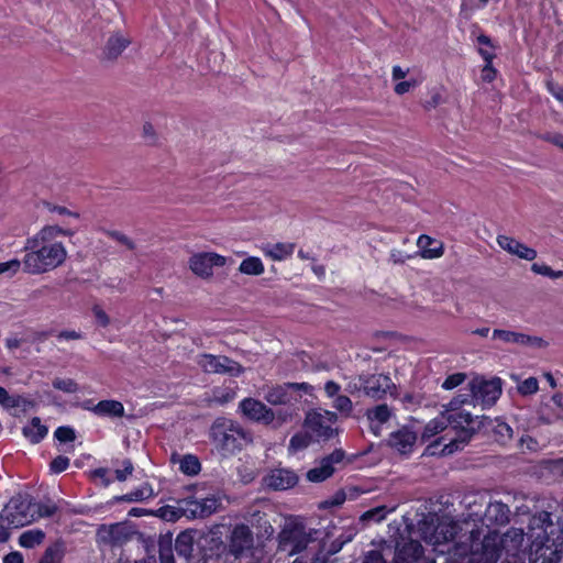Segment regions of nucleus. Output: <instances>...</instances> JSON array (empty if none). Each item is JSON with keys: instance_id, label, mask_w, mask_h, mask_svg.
Segmentation results:
<instances>
[{"instance_id": "f257e3e1", "label": "nucleus", "mask_w": 563, "mask_h": 563, "mask_svg": "<svg viewBox=\"0 0 563 563\" xmlns=\"http://www.w3.org/2000/svg\"><path fill=\"white\" fill-rule=\"evenodd\" d=\"M313 387L308 383H284L272 387L265 395V399L273 406H282L275 409L280 423L292 420L298 416L303 394H310Z\"/></svg>"}, {"instance_id": "f03ea898", "label": "nucleus", "mask_w": 563, "mask_h": 563, "mask_svg": "<svg viewBox=\"0 0 563 563\" xmlns=\"http://www.w3.org/2000/svg\"><path fill=\"white\" fill-rule=\"evenodd\" d=\"M210 437L222 456L240 451L244 442H251L250 434L236 422L218 418L211 426Z\"/></svg>"}, {"instance_id": "7ed1b4c3", "label": "nucleus", "mask_w": 563, "mask_h": 563, "mask_svg": "<svg viewBox=\"0 0 563 563\" xmlns=\"http://www.w3.org/2000/svg\"><path fill=\"white\" fill-rule=\"evenodd\" d=\"M67 253L62 243L56 242L29 252L23 260V269L30 274H40L62 265Z\"/></svg>"}, {"instance_id": "20e7f679", "label": "nucleus", "mask_w": 563, "mask_h": 563, "mask_svg": "<svg viewBox=\"0 0 563 563\" xmlns=\"http://www.w3.org/2000/svg\"><path fill=\"white\" fill-rule=\"evenodd\" d=\"M444 419L445 423L451 424L457 430V437L444 445L443 454H452L460 450L471 440L483 423L478 421V417L474 418L470 412L464 411L450 412Z\"/></svg>"}, {"instance_id": "39448f33", "label": "nucleus", "mask_w": 563, "mask_h": 563, "mask_svg": "<svg viewBox=\"0 0 563 563\" xmlns=\"http://www.w3.org/2000/svg\"><path fill=\"white\" fill-rule=\"evenodd\" d=\"M33 498L29 494L13 496L0 514V521L13 528H21L35 519Z\"/></svg>"}, {"instance_id": "423d86ee", "label": "nucleus", "mask_w": 563, "mask_h": 563, "mask_svg": "<svg viewBox=\"0 0 563 563\" xmlns=\"http://www.w3.org/2000/svg\"><path fill=\"white\" fill-rule=\"evenodd\" d=\"M338 419V415L333 411L310 410L306 416L303 427L311 432L317 441H328L339 434V429L332 428Z\"/></svg>"}, {"instance_id": "0eeeda50", "label": "nucleus", "mask_w": 563, "mask_h": 563, "mask_svg": "<svg viewBox=\"0 0 563 563\" xmlns=\"http://www.w3.org/2000/svg\"><path fill=\"white\" fill-rule=\"evenodd\" d=\"M254 548V537L251 528L244 523L233 527L225 542V552L232 562L244 556Z\"/></svg>"}, {"instance_id": "6e6552de", "label": "nucleus", "mask_w": 563, "mask_h": 563, "mask_svg": "<svg viewBox=\"0 0 563 563\" xmlns=\"http://www.w3.org/2000/svg\"><path fill=\"white\" fill-rule=\"evenodd\" d=\"M503 382L499 377L484 379L475 377L468 383L472 400L483 407L493 406L501 395Z\"/></svg>"}, {"instance_id": "1a4fd4ad", "label": "nucleus", "mask_w": 563, "mask_h": 563, "mask_svg": "<svg viewBox=\"0 0 563 563\" xmlns=\"http://www.w3.org/2000/svg\"><path fill=\"white\" fill-rule=\"evenodd\" d=\"M470 555L467 563H496L499 559V549L487 538L481 541V531H470Z\"/></svg>"}, {"instance_id": "9d476101", "label": "nucleus", "mask_w": 563, "mask_h": 563, "mask_svg": "<svg viewBox=\"0 0 563 563\" xmlns=\"http://www.w3.org/2000/svg\"><path fill=\"white\" fill-rule=\"evenodd\" d=\"M139 531L131 522L123 521L112 525H101L97 530L98 539L106 544L122 545L136 538Z\"/></svg>"}, {"instance_id": "9b49d317", "label": "nucleus", "mask_w": 563, "mask_h": 563, "mask_svg": "<svg viewBox=\"0 0 563 563\" xmlns=\"http://www.w3.org/2000/svg\"><path fill=\"white\" fill-rule=\"evenodd\" d=\"M279 548L290 554L300 553L313 540L301 525L285 526L278 534Z\"/></svg>"}, {"instance_id": "f8f14e48", "label": "nucleus", "mask_w": 563, "mask_h": 563, "mask_svg": "<svg viewBox=\"0 0 563 563\" xmlns=\"http://www.w3.org/2000/svg\"><path fill=\"white\" fill-rule=\"evenodd\" d=\"M190 563H233L225 552V542L218 537H211L199 548Z\"/></svg>"}, {"instance_id": "ddd939ff", "label": "nucleus", "mask_w": 563, "mask_h": 563, "mask_svg": "<svg viewBox=\"0 0 563 563\" xmlns=\"http://www.w3.org/2000/svg\"><path fill=\"white\" fill-rule=\"evenodd\" d=\"M227 258L214 252H200L189 258V267L192 273L201 278H209L213 275V267H222Z\"/></svg>"}, {"instance_id": "4468645a", "label": "nucleus", "mask_w": 563, "mask_h": 563, "mask_svg": "<svg viewBox=\"0 0 563 563\" xmlns=\"http://www.w3.org/2000/svg\"><path fill=\"white\" fill-rule=\"evenodd\" d=\"M200 365L207 373L228 374L230 376H239L244 372L242 365L224 355L205 354L200 361Z\"/></svg>"}, {"instance_id": "2eb2a0df", "label": "nucleus", "mask_w": 563, "mask_h": 563, "mask_svg": "<svg viewBox=\"0 0 563 563\" xmlns=\"http://www.w3.org/2000/svg\"><path fill=\"white\" fill-rule=\"evenodd\" d=\"M485 510L482 511L478 521L488 529L504 527L509 523L511 511L507 504L501 501H489L485 504Z\"/></svg>"}, {"instance_id": "dca6fc26", "label": "nucleus", "mask_w": 563, "mask_h": 563, "mask_svg": "<svg viewBox=\"0 0 563 563\" xmlns=\"http://www.w3.org/2000/svg\"><path fill=\"white\" fill-rule=\"evenodd\" d=\"M344 457L345 452L342 449H335L331 454L322 457L318 466L307 472V479L312 483L324 482L334 474V464L342 463Z\"/></svg>"}, {"instance_id": "f3484780", "label": "nucleus", "mask_w": 563, "mask_h": 563, "mask_svg": "<svg viewBox=\"0 0 563 563\" xmlns=\"http://www.w3.org/2000/svg\"><path fill=\"white\" fill-rule=\"evenodd\" d=\"M240 409L244 416L256 422L269 424L277 419L276 412L273 409L254 398L243 399L240 404Z\"/></svg>"}, {"instance_id": "a211bd4d", "label": "nucleus", "mask_w": 563, "mask_h": 563, "mask_svg": "<svg viewBox=\"0 0 563 563\" xmlns=\"http://www.w3.org/2000/svg\"><path fill=\"white\" fill-rule=\"evenodd\" d=\"M360 382L364 394L375 400L384 398L390 388H395L389 376L383 374L360 376Z\"/></svg>"}, {"instance_id": "6ab92c4d", "label": "nucleus", "mask_w": 563, "mask_h": 563, "mask_svg": "<svg viewBox=\"0 0 563 563\" xmlns=\"http://www.w3.org/2000/svg\"><path fill=\"white\" fill-rule=\"evenodd\" d=\"M178 503L185 506V517L189 519L207 518L218 508V499L216 497H207L200 500L188 498Z\"/></svg>"}, {"instance_id": "aec40b11", "label": "nucleus", "mask_w": 563, "mask_h": 563, "mask_svg": "<svg viewBox=\"0 0 563 563\" xmlns=\"http://www.w3.org/2000/svg\"><path fill=\"white\" fill-rule=\"evenodd\" d=\"M374 549L364 553L363 563H395L396 552L394 540L372 542Z\"/></svg>"}, {"instance_id": "412c9836", "label": "nucleus", "mask_w": 563, "mask_h": 563, "mask_svg": "<svg viewBox=\"0 0 563 563\" xmlns=\"http://www.w3.org/2000/svg\"><path fill=\"white\" fill-rule=\"evenodd\" d=\"M402 539V543L394 540L396 560L395 563H417L423 555V548L417 540Z\"/></svg>"}, {"instance_id": "4be33fe9", "label": "nucleus", "mask_w": 563, "mask_h": 563, "mask_svg": "<svg viewBox=\"0 0 563 563\" xmlns=\"http://www.w3.org/2000/svg\"><path fill=\"white\" fill-rule=\"evenodd\" d=\"M130 38L120 33L112 34L106 42L100 55V62L106 65L113 64L122 52L130 45Z\"/></svg>"}, {"instance_id": "5701e85b", "label": "nucleus", "mask_w": 563, "mask_h": 563, "mask_svg": "<svg viewBox=\"0 0 563 563\" xmlns=\"http://www.w3.org/2000/svg\"><path fill=\"white\" fill-rule=\"evenodd\" d=\"M493 339L518 345H532L539 349L545 347L548 343L539 336H532L520 332L496 329L493 331Z\"/></svg>"}, {"instance_id": "b1692460", "label": "nucleus", "mask_w": 563, "mask_h": 563, "mask_svg": "<svg viewBox=\"0 0 563 563\" xmlns=\"http://www.w3.org/2000/svg\"><path fill=\"white\" fill-rule=\"evenodd\" d=\"M417 441V433L408 427L390 433L388 445L397 450L400 454L411 453Z\"/></svg>"}, {"instance_id": "393cba45", "label": "nucleus", "mask_w": 563, "mask_h": 563, "mask_svg": "<svg viewBox=\"0 0 563 563\" xmlns=\"http://www.w3.org/2000/svg\"><path fill=\"white\" fill-rule=\"evenodd\" d=\"M497 243L503 250L511 255L518 256L519 258L533 261L537 257V251L534 249L527 246L514 238L498 235Z\"/></svg>"}, {"instance_id": "a878e982", "label": "nucleus", "mask_w": 563, "mask_h": 563, "mask_svg": "<svg viewBox=\"0 0 563 563\" xmlns=\"http://www.w3.org/2000/svg\"><path fill=\"white\" fill-rule=\"evenodd\" d=\"M297 474L286 468L274 470L266 478L267 486L275 490L291 488L297 484Z\"/></svg>"}, {"instance_id": "bb28decb", "label": "nucleus", "mask_w": 563, "mask_h": 563, "mask_svg": "<svg viewBox=\"0 0 563 563\" xmlns=\"http://www.w3.org/2000/svg\"><path fill=\"white\" fill-rule=\"evenodd\" d=\"M438 515L428 514L418 522L417 534L428 544L439 545L437 534Z\"/></svg>"}, {"instance_id": "cd10ccee", "label": "nucleus", "mask_w": 563, "mask_h": 563, "mask_svg": "<svg viewBox=\"0 0 563 563\" xmlns=\"http://www.w3.org/2000/svg\"><path fill=\"white\" fill-rule=\"evenodd\" d=\"M196 533L197 530L187 529L181 531L175 540V551L179 556H183L187 563H190L191 559L196 556V554H194Z\"/></svg>"}, {"instance_id": "c85d7f7f", "label": "nucleus", "mask_w": 563, "mask_h": 563, "mask_svg": "<svg viewBox=\"0 0 563 563\" xmlns=\"http://www.w3.org/2000/svg\"><path fill=\"white\" fill-rule=\"evenodd\" d=\"M461 504L468 511V519L475 522L481 517L482 509L486 504L485 495L481 493H467L463 496Z\"/></svg>"}, {"instance_id": "c756f323", "label": "nucleus", "mask_w": 563, "mask_h": 563, "mask_svg": "<svg viewBox=\"0 0 563 563\" xmlns=\"http://www.w3.org/2000/svg\"><path fill=\"white\" fill-rule=\"evenodd\" d=\"M343 543L339 538H335L329 544L322 542L318 552L311 559V563H335V559H331L343 548Z\"/></svg>"}, {"instance_id": "7c9ffc66", "label": "nucleus", "mask_w": 563, "mask_h": 563, "mask_svg": "<svg viewBox=\"0 0 563 563\" xmlns=\"http://www.w3.org/2000/svg\"><path fill=\"white\" fill-rule=\"evenodd\" d=\"M92 412L99 417L121 418L124 415V407L118 400H101L93 406Z\"/></svg>"}, {"instance_id": "2f4dec72", "label": "nucleus", "mask_w": 563, "mask_h": 563, "mask_svg": "<svg viewBox=\"0 0 563 563\" xmlns=\"http://www.w3.org/2000/svg\"><path fill=\"white\" fill-rule=\"evenodd\" d=\"M417 244L420 247V254L423 258H437L443 254L442 244L428 235H420Z\"/></svg>"}, {"instance_id": "473e14b6", "label": "nucleus", "mask_w": 563, "mask_h": 563, "mask_svg": "<svg viewBox=\"0 0 563 563\" xmlns=\"http://www.w3.org/2000/svg\"><path fill=\"white\" fill-rule=\"evenodd\" d=\"M47 432V427L42 424L38 417L31 419V427H24L22 429L23 435L27 438L33 444L40 443L46 437Z\"/></svg>"}, {"instance_id": "72a5a7b5", "label": "nucleus", "mask_w": 563, "mask_h": 563, "mask_svg": "<svg viewBox=\"0 0 563 563\" xmlns=\"http://www.w3.org/2000/svg\"><path fill=\"white\" fill-rule=\"evenodd\" d=\"M459 526L452 521L438 516L437 534L439 537V545L451 541L457 534Z\"/></svg>"}, {"instance_id": "f704fd0d", "label": "nucleus", "mask_w": 563, "mask_h": 563, "mask_svg": "<svg viewBox=\"0 0 563 563\" xmlns=\"http://www.w3.org/2000/svg\"><path fill=\"white\" fill-rule=\"evenodd\" d=\"M158 545V554L161 563H175V558L173 553V534L167 532L166 534H161L157 541Z\"/></svg>"}, {"instance_id": "c9c22d12", "label": "nucleus", "mask_w": 563, "mask_h": 563, "mask_svg": "<svg viewBox=\"0 0 563 563\" xmlns=\"http://www.w3.org/2000/svg\"><path fill=\"white\" fill-rule=\"evenodd\" d=\"M295 243H276L264 249V253L274 261H283L290 256L295 250Z\"/></svg>"}, {"instance_id": "e433bc0d", "label": "nucleus", "mask_w": 563, "mask_h": 563, "mask_svg": "<svg viewBox=\"0 0 563 563\" xmlns=\"http://www.w3.org/2000/svg\"><path fill=\"white\" fill-rule=\"evenodd\" d=\"M153 516L158 517L165 521L175 522L185 516V506L174 507L166 505L154 510Z\"/></svg>"}, {"instance_id": "4c0bfd02", "label": "nucleus", "mask_w": 563, "mask_h": 563, "mask_svg": "<svg viewBox=\"0 0 563 563\" xmlns=\"http://www.w3.org/2000/svg\"><path fill=\"white\" fill-rule=\"evenodd\" d=\"M239 271L245 275L258 276L264 273V265L260 257L250 256L241 262Z\"/></svg>"}, {"instance_id": "58836bf2", "label": "nucleus", "mask_w": 563, "mask_h": 563, "mask_svg": "<svg viewBox=\"0 0 563 563\" xmlns=\"http://www.w3.org/2000/svg\"><path fill=\"white\" fill-rule=\"evenodd\" d=\"M393 509L387 508V506L382 505L377 506L375 508H372L365 512H363L360 516V522H362L364 526L368 525L369 522H380L385 519L386 515L391 511Z\"/></svg>"}, {"instance_id": "ea45409f", "label": "nucleus", "mask_w": 563, "mask_h": 563, "mask_svg": "<svg viewBox=\"0 0 563 563\" xmlns=\"http://www.w3.org/2000/svg\"><path fill=\"white\" fill-rule=\"evenodd\" d=\"M510 377L518 383L517 390L521 396H530L539 390V382L536 377H529L522 382L516 374H511Z\"/></svg>"}, {"instance_id": "a19ab883", "label": "nucleus", "mask_w": 563, "mask_h": 563, "mask_svg": "<svg viewBox=\"0 0 563 563\" xmlns=\"http://www.w3.org/2000/svg\"><path fill=\"white\" fill-rule=\"evenodd\" d=\"M179 468L184 474L195 476L201 471V463L197 456L187 454L181 459Z\"/></svg>"}, {"instance_id": "79ce46f5", "label": "nucleus", "mask_w": 563, "mask_h": 563, "mask_svg": "<svg viewBox=\"0 0 563 563\" xmlns=\"http://www.w3.org/2000/svg\"><path fill=\"white\" fill-rule=\"evenodd\" d=\"M45 538V534L41 530H30L23 532L19 538V543L23 548H34L37 544H41Z\"/></svg>"}, {"instance_id": "37998d69", "label": "nucleus", "mask_w": 563, "mask_h": 563, "mask_svg": "<svg viewBox=\"0 0 563 563\" xmlns=\"http://www.w3.org/2000/svg\"><path fill=\"white\" fill-rule=\"evenodd\" d=\"M311 440L312 435L308 432H298L291 437L288 451L290 453H297L298 451L305 450L309 446Z\"/></svg>"}, {"instance_id": "c03bdc74", "label": "nucleus", "mask_w": 563, "mask_h": 563, "mask_svg": "<svg viewBox=\"0 0 563 563\" xmlns=\"http://www.w3.org/2000/svg\"><path fill=\"white\" fill-rule=\"evenodd\" d=\"M445 428H446V423H445L444 416L440 419H438V418L433 419L426 424L423 432L421 434V439L423 441H427L430 438L438 434L439 432L443 431Z\"/></svg>"}, {"instance_id": "a18cd8bd", "label": "nucleus", "mask_w": 563, "mask_h": 563, "mask_svg": "<svg viewBox=\"0 0 563 563\" xmlns=\"http://www.w3.org/2000/svg\"><path fill=\"white\" fill-rule=\"evenodd\" d=\"M366 416L369 420H377L379 423H385L389 420L391 412L386 404H382L373 409H368Z\"/></svg>"}, {"instance_id": "49530a36", "label": "nucleus", "mask_w": 563, "mask_h": 563, "mask_svg": "<svg viewBox=\"0 0 563 563\" xmlns=\"http://www.w3.org/2000/svg\"><path fill=\"white\" fill-rule=\"evenodd\" d=\"M59 234L71 236L74 234V232L70 230H65L58 225H48V227L43 228L38 232V236L41 238L42 242L52 240Z\"/></svg>"}, {"instance_id": "de8ad7c7", "label": "nucleus", "mask_w": 563, "mask_h": 563, "mask_svg": "<svg viewBox=\"0 0 563 563\" xmlns=\"http://www.w3.org/2000/svg\"><path fill=\"white\" fill-rule=\"evenodd\" d=\"M63 558V547L55 543L48 547L38 563H59Z\"/></svg>"}, {"instance_id": "09e8293b", "label": "nucleus", "mask_w": 563, "mask_h": 563, "mask_svg": "<svg viewBox=\"0 0 563 563\" xmlns=\"http://www.w3.org/2000/svg\"><path fill=\"white\" fill-rule=\"evenodd\" d=\"M52 385L55 389L66 394H75L79 390V385L73 378L56 377L53 379Z\"/></svg>"}, {"instance_id": "8fccbe9b", "label": "nucleus", "mask_w": 563, "mask_h": 563, "mask_svg": "<svg viewBox=\"0 0 563 563\" xmlns=\"http://www.w3.org/2000/svg\"><path fill=\"white\" fill-rule=\"evenodd\" d=\"M104 233L109 238H111L112 240L118 242L119 244L123 245L126 250H129V251H135L136 250L135 242L132 239H130L128 235L122 233L121 231H118V230H106Z\"/></svg>"}, {"instance_id": "3c124183", "label": "nucleus", "mask_w": 563, "mask_h": 563, "mask_svg": "<svg viewBox=\"0 0 563 563\" xmlns=\"http://www.w3.org/2000/svg\"><path fill=\"white\" fill-rule=\"evenodd\" d=\"M470 401H473V400H472V393H471V391H470V393H467V394H460V395H457V396H455V397H453V398L451 399V401H450V402L446 405V407H445V408H446V409H445V411H446V412H455V411H459V409H460L463 405H465V404H467V402H470Z\"/></svg>"}, {"instance_id": "603ef678", "label": "nucleus", "mask_w": 563, "mask_h": 563, "mask_svg": "<svg viewBox=\"0 0 563 563\" xmlns=\"http://www.w3.org/2000/svg\"><path fill=\"white\" fill-rule=\"evenodd\" d=\"M333 407L345 417H349L353 410V404L347 396L339 395L334 398Z\"/></svg>"}, {"instance_id": "864d4df0", "label": "nucleus", "mask_w": 563, "mask_h": 563, "mask_svg": "<svg viewBox=\"0 0 563 563\" xmlns=\"http://www.w3.org/2000/svg\"><path fill=\"white\" fill-rule=\"evenodd\" d=\"M531 271L536 274L548 276L552 279L563 278V271H553L550 266L545 264L533 263L531 266Z\"/></svg>"}, {"instance_id": "5fc2aeb1", "label": "nucleus", "mask_w": 563, "mask_h": 563, "mask_svg": "<svg viewBox=\"0 0 563 563\" xmlns=\"http://www.w3.org/2000/svg\"><path fill=\"white\" fill-rule=\"evenodd\" d=\"M54 437L56 440H58L60 443H67L73 442L76 439V432L71 427L68 426H62L58 427L55 432Z\"/></svg>"}, {"instance_id": "6e6d98bb", "label": "nucleus", "mask_w": 563, "mask_h": 563, "mask_svg": "<svg viewBox=\"0 0 563 563\" xmlns=\"http://www.w3.org/2000/svg\"><path fill=\"white\" fill-rule=\"evenodd\" d=\"M346 498H347L346 492L344 489H340L331 498L322 501L320 504V507L323 509L331 508V507H338V506L342 505Z\"/></svg>"}, {"instance_id": "4d7b16f0", "label": "nucleus", "mask_w": 563, "mask_h": 563, "mask_svg": "<svg viewBox=\"0 0 563 563\" xmlns=\"http://www.w3.org/2000/svg\"><path fill=\"white\" fill-rule=\"evenodd\" d=\"M69 466V459L64 455H57L49 463V471L54 474H59L67 470Z\"/></svg>"}, {"instance_id": "13d9d810", "label": "nucleus", "mask_w": 563, "mask_h": 563, "mask_svg": "<svg viewBox=\"0 0 563 563\" xmlns=\"http://www.w3.org/2000/svg\"><path fill=\"white\" fill-rule=\"evenodd\" d=\"M533 523L538 528L547 531L548 527L553 526L552 514L548 511H540L538 515L533 516Z\"/></svg>"}, {"instance_id": "bf43d9fd", "label": "nucleus", "mask_w": 563, "mask_h": 563, "mask_svg": "<svg viewBox=\"0 0 563 563\" xmlns=\"http://www.w3.org/2000/svg\"><path fill=\"white\" fill-rule=\"evenodd\" d=\"M466 379L465 373H454L452 375H449L445 380L442 384V387L444 389H453L457 386H460L464 380Z\"/></svg>"}, {"instance_id": "052dcab7", "label": "nucleus", "mask_w": 563, "mask_h": 563, "mask_svg": "<svg viewBox=\"0 0 563 563\" xmlns=\"http://www.w3.org/2000/svg\"><path fill=\"white\" fill-rule=\"evenodd\" d=\"M44 207L49 212H56V213H58L60 216H68V217L75 218V219H79L80 218V214L78 212L71 211V210L67 209L66 207L57 206V205H54V203L48 202V201H44Z\"/></svg>"}, {"instance_id": "680f3d73", "label": "nucleus", "mask_w": 563, "mask_h": 563, "mask_svg": "<svg viewBox=\"0 0 563 563\" xmlns=\"http://www.w3.org/2000/svg\"><path fill=\"white\" fill-rule=\"evenodd\" d=\"M538 137L563 150V134L561 133L547 132L539 134Z\"/></svg>"}, {"instance_id": "e2e57ef3", "label": "nucleus", "mask_w": 563, "mask_h": 563, "mask_svg": "<svg viewBox=\"0 0 563 563\" xmlns=\"http://www.w3.org/2000/svg\"><path fill=\"white\" fill-rule=\"evenodd\" d=\"M133 470H134V467H133L131 460L126 459L123 461V470L115 471V478L119 482H124V481H126L128 476H130L132 474Z\"/></svg>"}, {"instance_id": "0e129e2a", "label": "nucleus", "mask_w": 563, "mask_h": 563, "mask_svg": "<svg viewBox=\"0 0 563 563\" xmlns=\"http://www.w3.org/2000/svg\"><path fill=\"white\" fill-rule=\"evenodd\" d=\"M142 495H143L142 490H140L137 488V489H135V490H133V492H131L129 494L114 497V500L117 503H122V501H126V503L143 501Z\"/></svg>"}, {"instance_id": "69168bd1", "label": "nucleus", "mask_w": 563, "mask_h": 563, "mask_svg": "<svg viewBox=\"0 0 563 563\" xmlns=\"http://www.w3.org/2000/svg\"><path fill=\"white\" fill-rule=\"evenodd\" d=\"M92 312H93V316H95L97 322L101 327L106 328L110 324V318L102 308H100L99 306L96 305L92 308Z\"/></svg>"}, {"instance_id": "338daca9", "label": "nucleus", "mask_w": 563, "mask_h": 563, "mask_svg": "<svg viewBox=\"0 0 563 563\" xmlns=\"http://www.w3.org/2000/svg\"><path fill=\"white\" fill-rule=\"evenodd\" d=\"M21 267V262L16 258L5 263H0V274L10 272L12 275L15 274Z\"/></svg>"}, {"instance_id": "774afa93", "label": "nucleus", "mask_w": 563, "mask_h": 563, "mask_svg": "<svg viewBox=\"0 0 563 563\" xmlns=\"http://www.w3.org/2000/svg\"><path fill=\"white\" fill-rule=\"evenodd\" d=\"M136 539L143 543L146 554H154L155 552V540L151 537H145L139 532Z\"/></svg>"}]
</instances>
